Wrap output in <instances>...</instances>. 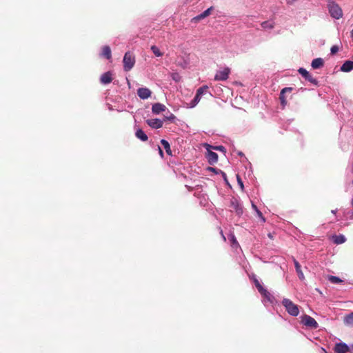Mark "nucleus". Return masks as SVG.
<instances>
[{"label":"nucleus","instance_id":"obj_15","mask_svg":"<svg viewBox=\"0 0 353 353\" xmlns=\"http://www.w3.org/2000/svg\"><path fill=\"white\" fill-rule=\"evenodd\" d=\"M112 81V74L111 71H108L102 74L100 77V82L101 84L107 85Z\"/></svg>","mask_w":353,"mask_h":353},{"label":"nucleus","instance_id":"obj_5","mask_svg":"<svg viewBox=\"0 0 353 353\" xmlns=\"http://www.w3.org/2000/svg\"><path fill=\"white\" fill-rule=\"evenodd\" d=\"M205 147L207 150L206 152V159L208 160V162L210 165H214L218 161L219 156L217 153L215 152L211 151L210 149L212 145L205 143Z\"/></svg>","mask_w":353,"mask_h":353},{"label":"nucleus","instance_id":"obj_39","mask_svg":"<svg viewBox=\"0 0 353 353\" xmlns=\"http://www.w3.org/2000/svg\"><path fill=\"white\" fill-rule=\"evenodd\" d=\"M236 181H237V183H238L239 186L240 187L241 190L242 191H243L244 190L243 182L241 176L239 174H236Z\"/></svg>","mask_w":353,"mask_h":353},{"label":"nucleus","instance_id":"obj_3","mask_svg":"<svg viewBox=\"0 0 353 353\" xmlns=\"http://www.w3.org/2000/svg\"><path fill=\"white\" fill-rule=\"evenodd\" d=\"M123 70L125 72L130 71L134 65L135 57L134 54L130 51L125 53L123 59Z\"/></svg>","mask_w":353,"mask_h":353},{"label":"nucleus","instance_id":"obj_46","mask_svg":"<svg viewBox=\"0 0 353 353\" xmlns=\"http://www.w3.org/2000/svg\"><path fill=\"white\" fill-rule=\"evenodd\" d=\"M319 353H328V352L324 347H321L319 350Z\"/></svg>","mask_w":353,"mask_h":353},{"label":"nucleus","instance_id":"obj_52","mask_svg":"<svg viewBox=\"0 0 353 353\" xmlns=\"http://www.w3.org/2000/svg\"><path fill=\"white\" fill-rule=\"evenodd\" d=\"M351 353H353V344H352V352Z\"/></svg>","mask_w":353,"mask_h":353},{"label":"nucleus","instance_id":"obj_1","mask_svg":"<svg viewBox=\"0 0 353 353\" xmlns=\"http://www.w3.org/2000/svg\"><path fill=\"white\" fill-rule=\"evenodd\" d=\"M259 293L262 296L261 302L265 307L269 306L274 307L279 304V301L276 299L274 294L269 292L266 288H264Z\"/></svg>","mask_w":353,"mask_h":353},{"label":"nucleus","instance_id":"obj_43","mask_svg":"<svg viewBox=\"0 0 353 353\" xmlns=\"http://www.w3.org/2000/svg\"><path fill=\"white\" fill-rule=\"evenodd\" d=\"M339 48L338 46H336V45L332 46V55L336 54L339 51Z\"/></svg>","mask_w":353,"mask_h":353},{"label":"nucleus","instance_id":"obj_18","mask_svg":"<svg viewBox=\"0 0 353 353\" xmlns=\"http://www.w3.org/2000/svg\"><path fill=\"white\" fill-rule=\"evenodd\" d=\"M165 110V105L161 103H155L152 105V112L154 114H159L161 112H164Z\"/></svg>","mask_w":353,"mask_h":353},{"label":"nucleus","instance_id":"obj_23","mask_svg":"<svg viewBox=\"0 0 353 353\" xmlns=\"http://www.w3.org/2000/svg\"><path fill=\"white\" fill-rule=\"evenodd\" d=\"M160 143L162 145V146L163 147V148L165 149L166 154L172 157V150L170 148V143L167 140H165L164 139H161Z\"/></svg>","mask_w":353,"mask_h":353},{"label":"nucleus","instance_id":"obj_44","mask_svg":"<svg viewBox=\"0 0 353 353\" xmlns=\"http://www.w3.org/2000/svg\"><path fill=\"white\" fill-rule=\"evenodd\" d=\"M157 148H158V151H159V156L161 158H163L164 157V153H163V150L161 149V148L159 145H157Z\"/></svg>","mask_w":353,"mask_h":353},{"label":"nucleus","instance_id":"obj_21","mask_svg":"<svg viewBox=\"0 0 353 353\" xmlns=\"http://www.w3.org/2000/svg\"><path fill=\"white\" fill-rule=\"evenodd\" d=\"M346 241V238L343 234H332V242L336 245L342 244Z\"/></svg>","mask_w":353,"mask_h":353},{"label":"nucleus","instance_id":"obj_28","mask_svg":"<svg viewBox=\"0 0 353 353\" xmlns=\"http://www.w3.org/2000/svg\"><path fill=\"white\" fill-rule=\"evenodd\" d=\"M208 89V86L206 85H204L201 87H200L197 90H196V94L200 96V97L201 98V96L205 94V92H207V90Z\"/></svg>","mask_w":353,"mask_h":353},{"label":"nucleus","instance_id":"obj_13","mask_svg":"<svg viewBox=\"0 0 353 353\" xmlns=\"http://www.w3.org/2000/svg\"><path fill=\"white\" fill-rule=\"evenodd\" d=\"M99 57L101 58L105 59L107 60L112 59V51L110 47L109 46H103L101 48V50L99 53Z\"/></svg>","mask_w":353,"mask_h":353},{"label":"nucleus","instance_id":"obj_22","mask_svg":"<svg viewBox=\"0 0 353 353\" xmlns=\"http://www.w3.org/2000/svg\"><path fill=\"white\" fill-rule=\"evenodd\" d=\"M135 136L137 139H139L141 141H146L148 139V135L145 134V132L141 128H138L136 130Z\"/></svg>","mask_w":353,"mask_h":353},{"label":"nucleus","instance_id":"obj_25","mask_svg":"<svg viewBox=\"0 0 353 353\" xmlns=\"http://www.w3.org/2000/svg\"><path fill=\"white\" fill-rule=\"evenodd\" d=\"M201 97L196 93L194 97V99L188 104V108H194L200 101Z\"/></svg>","mask_w":353,"mask_h":353},{"label":"nucleus","instance_id":"obj_49","mask_svg":"<svg viewBox=\"0 0 353 353\" xmlns=\"http://www.w3.org/2000/svg\"><path fill=\"white\" fill-rule=\"evenodd\" d=\"M327 279L330 281H331V274L327 275Z\"/></svg>","mask_w":353,"mask_h":353},{"label":"nucleus","instance_id":"obj_38","mask_svg":"<svg viewBox=\"0 0 353 353\" xmlns=\"http://www.w3.org/2000/svg\"><path fill=\"white\" fill-rule=\"evenodd\" d=\"M221 175V176H222V178H223L225 185L228 187H229L230 188H232V185H231V184L230 183V182H229V181L228 179L226 173L225 172H223Z\"/></svg>","mask_w":353,"mask_h":353},{"label":"nucleus","instance_id":"obj_34","mask_svg":"<svg viewBox=\"0 0 353 353\" xmlns=\"http://www.w3.org/2000/svg\"><path fill=\"white\" fill-rule=\"evenodd\" d=\"M230 241H231V243H232V248H236V247H239V244L234 236V234H231L230 236Z\"/></svg>","mask_w":353,"mask_h":353},{"label":"nucleus","instance_id":"obj_4","mask_svg":"<svg viewBox=\"0 0 353 353\" xmlns=\"http://www.w3.org/2000/svg\"><path fill=\"white\" fill-rule=\"evenodd\" d=\"M301 323L307 328L316 329L319 324L316 321L312 316L307 314H303L300 316Z\"/></svg>","mask_w":353,"mask_h":353},{"label":"nucleus","instance_id":"obj_35","mask_svg":"<svg viewBox=\"0 0 353 353\" xmlns=\"http://www.w3.org/2000/svg\"><path fill=\"white\" fill-rule=\"evenodd\" d=\"M345 321L347 324H353V312L345 316Z\"/></svg>","mask_w":353,"mask_h":353},{"label":"nucleus","instance_id":"obj_32","mask_svg":"<svg viewBox=\"0 0 353 353\" xmlns=\"http://www.w3.org/2000/svg\"><path fill=\"white\" fill-rule=\"evenodd\" d=\"M170 77L172 78V79L173 81H174L175 82H179L181 81V75L175 72H172L171 74H170Z\"/></svg>","mask_w":353,"mask_h":353},{"label":"nucleus","instance_id":"obj_26","mask_svg":"<svg viewBox=\"0 0 353 353\" xmlns=\"http://www.w3.org/2000/svg\"><path fill=\"white\" fill-rule=\"evenodd\" d=\"M252 208L256 212L258 217L263 221L265 222V218L263 216L262 212L259 210L258 207L252 202Z\"/></svg>","mask_w":353,"mask_h":353},{"label":"nucleus","instance_id":"obj_50","mask_svg":"<svg viewBox=\"0 0 353 353\" xmlns=\"http://www.w3.org/2000/svg\"><path fill=\"white\" fill-rule=\"evenodd\" d=\"M351 37L352 38V41H353V29L351 31Z\"/></svg>","mask_w":353,"mask_h":353},{"label":"nucleus","instance_id":"obj_24","mask_svg":"<svg viewBox=\"0 0 353 353\" xmlns=\"http://www.w3.org/2000/svg\"><path fill=\"white\" fill-rule=\"evenodd\" d=\"M250 278L253 281V283L259 292H260L261 290H263L265 288L262 285V284L260 283V281L258 280V279L255 274H252V276H250Z\"/></svg>","mask_w":353,"mask_h":353},{"label":"nucleus","instance_id":"obj_20","mask_svg":"<svg viewBox=\"0 0 353 353\" xmlns=\"http://www.w3.org/2000/svg\"><path fill=\"white\" fill-rule=\"evenodd\" d=\"M324 65V60L322 58H316L312 61L311 66L313 69H320Z\"/></svg>","mask_w":353,"mask_h":353},{"label":"nucleus","instance_id":"obj_51","mask_svg":"<svg viewBox=\"0 0 353 353\" xmlns=\"http://www.w3.org/2000/svg\"><path fill=\"white\" fill-rule=\"evenodd\" d=\"M328 239H331V235L327 234Z\"/></svg>","mask_w":353,"mask_h":353},{"label":"nucleus","instance_id":"obj_37","mask_svg":"<svg viewBox=\"0 0 353 353\" xmlns=\"http://www.w3.org/2000/svg\"><path fill=\"white\" fill-rule=\"evenodd\" d=\"M279 99H280V102H281V105L283 107H285L287 105V100H286V98L285 97V94H282V93L280 92Z\"/></svg>","mask_w":353,"mask_h":353},{"label":"nucleus","instance_id":"obj_53","mask_svg":"<svg viewBox=\"0 0 353 353\" xmlns=\"http://www.w3.org/2000/svg\"><path fill=\"white\" fill-rule=\"evenodd\" d=\"M332 213L335 214V211L332 210Z\"/></svg>","mask_w":353,"mask_h":353},{"label":"nucleus","instance_id":"obj_7","mask_svg":"<svg viewBox=\"0 0 353 353\" xmlns=\"http://www.w3.org/2000/svg\"><path fill=\"white\" fill-rule=\"evenodd\" d=\"M334 350L336 353H351L352 344L349 345L344 342L336 343L334 345Z\"/></svg>","mask_w":353,"mask_h":353},{"label":"nucleus","instance_id":"obj_16","mask_svg":"<svg viewBox=\"0 0 353 353\" xmlns=\"http://www.w3.org/2000/svg\"><path fill=\"white\" fill-rule=\"evenodd\" d=\"M275 21L274 17L273 16L267 21H265L261 23V28L265 30H272L274 28Z\"/></svg>","mask_w":353,"mask_h":353},{"label":"nucleus","instance_id":"obj_40","mask_svg":"<svg viewBox=\"0 0 353 353\" xmlns=\"http://www.w3.org/2000/svg\"><path fill=\"white\" fill-rule=\"evenodd\" d=\"M345 283V281L341 279L339 276H332V283Z\"/></svg>","mask_w":353,"mask_h":353},{"label":"nucleus","instance_id":"obj_27","mask_svg":"<svg viewBox=\"0 0 353 353\" xmlns=\"http://www.w3.org/2000/svg\"><path fill=\"white\" fill-rule=\"evenodd\" d=\"M151 50L154 53V54L157 57L163 56V53L160 51L159 48L154 45L151 46Z\"/></svg>","mask_w":353,"mask_h":353},{"label":"nucleus","instance_id":"obj_31","mask_svg":"<svg viewBox=\"0 0 353 353\" xmlns=\"http://www.w3.org/2000/svg\"><path fill=\"white\" fill-rule=\"evenodd\" d=\"M206 17L203 14V12H201V14L196 15V17H193L192 19H191V22L192 23H196L198 22L199 21L201 20V19H205Z\"/></svg>","mask_w":353,"mask_h":353},{"label":"nucleus","instance_id":"obj_29","mask_svg":"<svg viewBox=\"0 0 353 353\" xmlns=\"http://www.w3.org/2000/svg\"><path fill=\"white\" fill-rule=\"evenodd\" d=\"M207 170L213 172L216 175L221 174L223 172V170L214 167H208L207 168Z\"/></svg>","mask_w":353,"mask_h":353},{"label":"nucleus","instance_id":"obj_11","mask_svg":"<svg viewBox=\"0 0 353 353\" xmlns=\"http://www.w3.org/2000/svg\"><path fill=\"white\" fill-rule=\"evenodd\" d=\"M151 94L152 92L148 88H139L137 90V95L141 99H148L151 97Z\"/></svg>","mask_w":353,"mask_h":353},{"label":"nucleus","instance_id":"obj_45","mask_svg":"<svg viewBox=\"0 0 353 353\" xmlns=\"http://www.w3.org/2000/svg\"><path fill=\"white\" fill-rule=\"evenodd\" d=\"M327 8L328 12L331 14V0H327Z\"/></svg>","mask_w":353,"mask_h":353},{"label":"nucleus","instance_id":"obj_47","mask_svg":"<svg viewBox=\"0 0 353 353\" xmlns=\"http://www.w3.org/2000/svg\"><path fill=\"white\" fill-rule=\"evenodd\" d=\"M107 105H108V110H109L110 111H112V110H114V109H113V108H112V105H110V104H107Z\"/></svg>","mask_w":353,"mask_h":353},{"label":"nucleus","instance_id":"obj_42","mask_svg":"<svg viewBox=\"0 0 353 353\" xmlns=\"http://www.w3.org/2000/svg\"><path fill=\"white\" fill-rule=\"evenodd\" d=\"M214 9V7L213 6H211L210 8H208V9H206L205 10H204L203 12H202L203 13V14L207 17L208 16H209L211 13V11Z\"/></svg>","mask_w":353,"mask_h":353},{"label":"nucleus","instance_id":"obj_17","mask_svg":"<svg viewBox=\"0 0 353 353\" xmlns=\"http://www.w3.org/2000/svg\"><path fill=\"white\" fill-rule=\"evenodd\" d=\"M292 261H293V263H294V268H295V270H296V272L297 274V276H298L299 279L301 281H303L305 279V276H304L303 272V271L301 270V267L300 263H299V261L294 256H292Z\"/></svg>","mask_w":353,"mask_h":353},{"label":"nucleus","instance_id":"obj_9","mask_svg":"<svg viewBox=\"0 0 353 353\" xmlns=\"http://www.w3.org/2000/svg\"><path fill=\"white\" fill-rule=\"evenodd\" d=\"M230 73V69L228 67H225L222 70H219L214 75L215 81H225L228 79Z\"/></svg>","mask_w":353,"mask_h":353},{"label":"nucleus","instance_id":"obj_41","mask_svg":"<svg viewBox=\"0 0 353 353\" xmlns=\"http://www.w3.org/2000/svg\"><path fill=\"white\" fill-rule=\"evenodd\" d=\"M294 90L292 87H285L283 88L280 92L282 93V94H285L286 92H290Z\"/></svg>","mask_w":353,"mask_h":353},{"label":"nucleus","instance_id":"obj_54","mask_svg":"<svg viewBox=\"0 0 353 353\" xmlns=\"http://www.w3.org/2000/svg\"><path fill=\"white\" fill-rule=\"evenodd\" d=\"M221 234H223V233L221 232ZM222 236H223V239H225V237L223 236V234H222Z\"/></svg>","mask_w":353,"mask_h":353},{"label":"nucleus","instance_id":"obj_19","mask_svg":"<svg viewBox=\"0 0 353 353\" xmlns=\"http://www.w3.org/2000/svg\"><path fill=\"white\" fill-rule=\"evenodd\" d=\"M340 70L343 72H350L353 70V60L345 61L341 66Z\"/></svg>","mask_w":353,"mask_h":353},{"label":"nucleus","instance_id":"obj_14","mask_svg":"<svg viewBox=\"0 0 353 353\" xmlns=\"http://www.w3.org/2000/svg\"><path fill=\"white\" fill-rule=\"evenodd\" d=\"M343 17V10L341 7L332 1V18L339 19Z\"/></svg>","mask_w":353,"mask_h":353},{"label":"nucleus","instance_id":"obj_2","mask_svg":"<svg viewBox=\"0 0 353 353\" xmlns=\"http://www.w3.org/2000/svg\"><path fill=\"white\" fill-rule=\"evenodd\" d=\"M282 305L285 307L286 312L292 316H297L299 314V307L294 303L290 299L284 298L282 300Z\"/></svg>","mask_w":353,"mask_h":353},{"label":"nucleus","instance_id":"obj_10","mask_svg":"<svg viewBox=\"0 0 353 353\" xmlns=\"http://www.w3.org/2000/svg\"><path fill=\"white\" fill-rule=\"evenodd\" d=\"M146 123L153 129H159L163 126V120L154 118V119H148L145 121Z\"/></svg>","mask_w":353,"mask_h":353},{"label":"nucleus","instance_id":"obj_30","mask_svg":"<svg viewBox=\"0 0 353 353\" xmlns=\"http://www.w3.org/2000/svg\"><path fill=\"white\" fill-rule=\"evenodd\" d=\"M206 17L203 14V12H201V14L196 15V17H193L192 19H191V22L192 23H196L198 22L199 21L201 20V19H205Z\"/></svg>","mask_w":353,"mask_h":353},{"label":"nucleus","instance_id":"obj_36","mask_svg":"<svg viewBox=\"0 0 353 353\" xmlns=\"http://www.w3.org/2000/svg\"><path fill=\"white\" fill-rule=\"evenodd\" d=\"M176 119V117L172 113H170V114L169 116L164 117L163 121H169L172 123H174Z\"/></svg>","mask_w":353,"mask_h":353},{"label":"nucleus","instance_id":"obj_48","mask_svg":"<svg viewBox=\"0 0 353 353\" xmlns=\"http://www.w3.org/2000/svg\"><path fill=\"white\" fill-rule=\"evenodd\" d=\"M237 154L239 156V157H245L243 152H242L241 151H238L237 152Z\"/></svg>","mask_w":353,"mask_h":353},{"label":"nucleus","instance_id":"obj_12","mask_svg":"<svg viewBox=\"0 0 353 353\" xmlns=\"http://www.w3.org/2000/svg\"><path fill=\"white\" fill-rule=\"evenodd\" d=\"M334 101L336 104V106L334 107L332 105V111H334L337 115H339L340 113H341L342 109L344 108L343 103L340 102V99L338 96H332V103Z\"/></svg>","mask_w":353,"mask_h":353},{"label":"nucleus","instance_id":"obj_8","mask_svg":"<svg viewBox=\"0 0 353 353\" xmlns=\"http://www.w3.org/2000/svg\"><path fill=\"white\" fill-rule=\"evenodd\" d=\"M298 72L303 77L306 81H309L314 85H318L319 81L315 78L312 77L310 73L304 68H300L298 70Z\"/></svg>","mask_w":353,"mask_h":353},{"label":"nucleus","instance_id":"obj_6","mask_svg":"<svg viewBox=\"0 0 353 353\" xmlns=\"http://www.w3.org/2000/svg\"><path fill=\"white\" fill-rule=\"evenodd\" d=\"M230 207L232 208L238 216H241L243 214V205L239 199L236 197H232L230 199Z\"/></svg>","mask_w":353,"mask_h":353},{"label":"nucleus","instance_id":"obj_33","mask_svg":"<svg viewBox=\"0 0 353 353\" xmlns=\"http://www.w3.org/2000/svg\"><path fill=\"white\" fill-rule=\"evenodd\" d=\"M210 148H212L214 150L221 152L224 154H225L227 152L226 148L223 145H214V146L212 145V147H211Z\"/></svg>","mask_w":353,"mask_h":353}]
</instances>
